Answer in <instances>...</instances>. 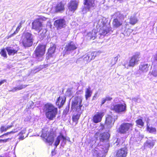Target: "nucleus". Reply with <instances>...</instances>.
Returning a JSON list of instances; mask_svg holds the SVG:
<instances>
[{"label": "nucleus", "instance_id": "obj_40", "mask_svg": "<svg viewBox=\"0 0 157 157\" xmlns=\"http://www.w3.org/2000/svg\"><path fill=\"white\" fill-rule=\"evenodd\" d=\"M122 65L125 68H128L129 67H130L128 61H124L122 62Z\"/></svg>", "mask_w": 157, "mask_h": 157}, {"label": "nucleus", "instance_id": "obj_14", "mask_svg": "<svg viewBox=\"0 0 157 157\" xmlns=\"http://www.w3.org/2000/svg\"><path fill=\"white\" fill-rule=\"evenodd\" d=\"M43 24L38 19L34 20L32 23V28L38 33L42 29Z\"/></svg>", "mask_w": 157, "mask_h": 157}, {"label": "nucleus", "instance_id": "obj_3", "mask_svg": "<svg viewBox=\"0 0 157 157\" xmlns=\"http://www.w3.org/2000/svg\"><path fill=\"white\" fill-rule=\"evenodd\" d=\"M101 147H103L101 146ZM109 145V144H106L104 148L98 147L92 150V153L94 157H105L106 153L108 151Z\"/></svg>", "mask_w": 157, "mask_h": 157}, {"label": "nucleus", "instance_id": "obj_9", "mask_svg": "<svg viewBox=\"0 0 157 157\" xmlns=\"http://www.w3.org/2000/svg\"><path fill=\"white\" fill-rule=\"evenodd\" d=\"M112 108L116 113H121L125 112L126 105L124 103L122 104L118 103L113 105V107H112Z\"/></svg>", "mask_w": 157, "mask_h": 157}, {"label": "nucleus", "instance_id": "obj_36", "mask_svg": "<svg viewBox=\"0 0 157 157\" xmlns=\"http://www.w3.org/2000/svg\"><path fill=\"white\" fill-rule=\"evenodd\" d=\"M22 21H21L19 23V25L17 27L16 31L14 32V33L11 34V36H13L14 35L16 34V33H17L19 31L20 29L21 28V25L22 24Z\"/></svg>", "mask_w": 157, "mask_h": 157}, {"label": "nucleus", "instance_id": "obj_25", "mask_svg": "<svg viewBox=\"0 0 157 157\" xmlns=\"http://www.w3.org/2000/svg\"><path fill=\"white\" fill-rule=\"evenodd\" d=\"M92 91L90 87L86 88L85 90V97L86 100L90 98L92 95Z\"/></svg>", "mask_w": 157, "mask_h": 157}, {"label": "nucleus", "instance_id": "obj_28", "mask_svg": "<svg viewBox=\"0 0 157 157\" xmlns=\"http://www.w3.org/2000/svg\"><path fill=\"white\" fill-rule=\"evenodd\" d=\"M122 25V22L117 18L113 20V25L114 28H118Z\"/></svg>", "mask_w": 157, "mask_h": 157}, {"label": "nucleus", "instance_id": "obj_10", "mask_svg": "<svg viewBox=\"0 0 157 157\" xmlns=\"http://www.w3.org/2000/svg\"><path fill=\"white\" fill-rule=\"evenodd\" d=\"M79 3V0H71L68 4L69 10L74 13L77 9Z\"/></svg>", "mask_w": 157, "mask_h": 157}, {"label": "nucleus", "instance_id": "obj_22", "mask_svg": "<svg viewBox=\"0 0 157 157\" xmlns=\"http://www.w3.org/2000/svg\"><path fill=\"white\" fill-rule=\"evenodd\" d=\"M139 61V58L136 55L133 56L131 58L129 62L130 67H133Z\"/></svg>", "mask_w": 157, "mask_h": 157}, {"label": "nucleus", "instance_id": "obj_1", "mask_svg": "<svg viewBox=\"0 0 157 157\" xmlns=\"http://www.w3.org/2000/svg\"><path fill=\"white\" fill-rule=\"evenodd\" d=\"M43 109L46 118L50 120H53L57 113V109L51 104H46L43 106Z\"/></svg>", "mask_w": 157, "mask_h": 157}, {"label": "nucleus", "instance_id": "obj_48", "mask_svg": "<svg viewBox=\"0 0 157 157\" xmlns=\"http://www.w3.org/2000/svg\"><path fill=\"white\" fill-rule=\"evenodd\" d=\"M92 31L88 33L87 34V36L90 37V39H91V36H92Z\"/></svg>", "mask_w": 157, "mask_h": 157}, {"label": "nucleus", "instance_id": "obj_17", "mask_svg": "<svg viewBox=\"0 0 157 157\" xmlns=\"http://www.w3.org/2000/svg\"><path fill=\"white\" fill-rule=\"evenodd\" d=\"M65 3L63 1H60L58 2L56 6L52 8V10L54 9L55 12H59L64 10Z\"/></svg>", "mask_w": 157, "mask_h": 157}, {"label": "nucleus", "instance_id": "obj_52", "mask_svg": "<svg viewBox=\"0 0 157 157\" xmlns=\"http://www.w3.org/2000/svg\"><path fill=\"white\" fill-rule=\"evenodd\" d=\"M14 124V121H13L11 123V125H8L7 127V128L8 129L12 128L13 127V124Z\"/></svg>", "mask_w": 157, "mask_h": 157}, {"label": "nucleus", "instance_id": "obj_32", "mask_svg": "<svg viewBox=\"0 0 157 157\" xmlns=\"http://www.w3.org/2000/svg\"><path fill=\"white\" fill-rule=\"evenodd\" d=\"M82 113H78L77 114H75L72 116L73 121L75 123V124H77L78 123V121L79 118L81 114Z\"/></svg>", "mask_w": 157, "mask_h": 157}, {"label": "nucleus", "instance_id": "obj_11", "mask_svg": "<svg viewBox=\"0 0 157 157\" xmlns=\"http://www.w3.org/2000/svg\"><path fill=\"white\" fill-rule=\"evenodd\" d=\"M77 44L73 41L68 42L66 45L64 51L66 54H69L71 52L76 49L78 47Z\"/></svg>", "mask_w": 157, "mask_h": 157}, {"label": "nucleus", "instance_id": "obj_55", "mask_svg": "<svg viewBox=\"0 0 157 157\" xmlns=\"http://www.w3.org/2000/svg\"><path fill=\"white\" fill-rule=\"evenodd\" d=\"M25 130H24L22 131L21 132V133L22 135H23V134L25 133Z\"/></svg>", "mask_w": 157, "mask_h": 157}, {"label": "nucleus", "instance_id": "obj_41", "mask_svg": "<svg viewBox=\"0 0 157 157\" xmlns=\"http://www.w3.org/2000/svg\"><path fill=\"white\" fill-rule=\"evenodd\" d=\"M69 110V106H67L63 112V114L65 116L67 114Z\"/></svg>", "mask_w": 157, "mask_h": 157}, {"label": "nucleus", "instance_id": "obj_6", "mask_svg": "<svg viewBox=\"0 0 157 157\" xmlns=\"http://www.w3.org/2000/svg\"><path fill=\"white\" fill-rule=\"evenodd\" d=\"M45 46L42 45H39L36 48L34 51V56L39 61H41L43 59V56L45 53Z\"/></svg>", "mask_w": 157, "mask_h": 157}, {"label": "nucleus", "instance_id": "obj_35", "mask_svg": "<svg viewBox=\"0 0 157 157\" xmlns=\"http://www.w3.org/2000/svg\"><path fill=\"white\" fill-rule=\"evenodd\" d=\"M136 122V124L140 127H142L144 126V123L142 119H139Z\"/></svg>", "mask_w": 157, "mask_h": 157}, {"label": "nucleus", "instance_id": "obj_44", "mask_svg": "<svg viewBox=\"0 0 157 157\" xmlns=\"http://www.w3.org/2000/svg\"><path fill=\"white\" fill-rule=\"evenodd\" d=\"M11 140V138H8L4 140H0V142L6 143L7 142H9Z\"/></svg>", "mask_w": 157, "mask_h": 157}, {"label": "nucleus", "instance_id": "obj_37", "mask_svg": "<svg viewBox=\"0 0 157 157\" xmlns=\"http://www.w3.org/2000/svg\"><path fill=\"white\" fill-rule=\"evenodd\" d=\"M19 129H18V130H17V129H15L14 130H13L12 131L8 132L7 133H5L3 135L0 136V137H2L3 136H6L9 134H10V133H13L16 132H18V130H19Z\"/></svg>", "mask_w": 157, "mask_h": 157}, {"label": "nucleus", "instance_id": "obj_13", "mask_svg": "<svg viewBox=\"0 0 157 157\" xmlns=\"http://www.w3.org/2000/svg\"><path fill=\"white\" fill-rule=\"evenodd\" d=\"M60 141H61L60 144L61 146H63L66 144V138L62 134H60L59 135L57 136L56 139L54 144L56 147L59 145Z\"/></svg>", "mask_w": 157, "mask_h": 157}, {"label": "nucleus", "instance_id": "obj_23", "mask_svg": "<svg viewBox=\"0 0 157 157\" xmlns=\"http://www.w3.org/2000/svg\"><path fill=\"white\" fill-rule=\"evenodd\" d=\"M150 65L147 64L141 63L140 66V70L143 72H147L148 70Z\"/></svg>", "mask_w": 157, "mask_h": 157}, {"label": "nucleus", "instance_id": "obj_54", "mask_svg": "<svg viewBox=\"0 0 157 157\" xmlns=\"http://www.w3.org/2000/svg\"><path fill=\"white\" fill-rule=\"evenodd\" d=\"M6 80H3L0 82V86H1L2 84L4 82H6Z\"/></svg>", "mask_w": 157, "mask_h": 157}, {"label": "nucleus", "instance_id": "obj_31", "mask_svg": "<svg viewBox=\"0 0 157 157\" xmlns=\"http://www.w3.org/2000/svg\"><path fill=\"white\" fill-rule=\"evenodd\" d=\"M26 86V85H19L17 86V87L14 88L12 90H11L10 91L13 92H16L25 88Z\"/></svg>", "mask_w": 157, "mask_h": 157}, {"label": "nucleus", "instance_id": "obj_46", "mask_svg": "<svg viewBox=\"0 0 157 157\" xmlns=\"http://www.w3.org/2000/svg\"><path fill=\"white\" fill-rule=\"evenodd\" d=\"M47 32V30H44L43 31L42 33L41 34V37H42L43 39L44 37H45L46 36L45 34Z\"/></svg>", "mask_w": 157, "mask_h": 157}, {"label": "nucleus", "instance_id": "obj_50", "mask_svg": "<svg viewBox=\"0 0 157 157\" xmlns=\"http://www.w3.org/2000/svg\"><path fill=\"white\" fill-rule=\"evenodd\" d=\"M39 19L41 20L44 21L46 20L47 18L43 16H40Z\"/></svg>", "mask_w": 157, "mask_h": 157}, {"label": "nucleus", "instance_id": "obj_49", "mask_svg": "<svg viewBox=\"0 0 157 157\" xmlns=\"http://www.w3.org/2000/svg\"><path fill=\"white\" fill-rule=\"evenodd\" d=\"M106 101H110L111 100L113 99L112 98L109 96H107L105 98Z\"/></svg>", "mask_w": 157, "mask_h": 157}, {"label": "nucleus", "instance_id": "obj_15", "mask_svg": "<svg viewBox=\"0 0 157 157\" xmlns=\"http://www.w3.org/2000/svg\"><path fill=\"white\" fill-rule=\"evenodd\" d=\"M115 121L114 116L108 115L106 117L105 127L110 129L113 126Z\"/></svg>", "mask_w": 157, "mask_h": 157}, {"label": "nucleus", "instance_id": "obj_30", "mask_svg": "<svg viewBox=\"0 0 157 157\" xmlns=\"http://www.w3.org/2000/svg\"><path fill=\"white\" fill-rule=\"evenodd\" d=\"M106 19L105 18L103 17L100 19L98 22V24L99 27H103L106 25Z\"/></svg>", "mask_w": 157, "mask_h": 157}, {"label": "nucleus", "instance_id": "obj_39", "mask_svg": "<svg viewBox=\"0 0 157 157\" xmlns=\"http://www.w3.org/2000/svg\"><path fill=\"white\" fill-rule=\"evenodd\" d=\"M119 57H120V56L118 55L117 56L112 59L111 63L113 65L115 64L117 62Z\"/></svg>", "mask_w": 157, "mask_h": 157}, {"label": "nucleus", "instance_id": "obj_43", "mask_svg": "<svg viewBox=\"0 0 157 157\" xmlns=\"http://www.w3.org/2000/svg\"><path fill=\"white\" fill-rule=\"evenodd\" d=\"M151 74L154 77H156L157 76V70H154L152 71Z\"/></svg>", "mask_w": 157, "mask_h": 157}, {"label": "nucleus", "instance_id": "obj_27", "mask_svg": "<svg viewBox=\"0 0 157 157\" xmlns=\"http://www.w3.org/2000/svg\"><path fill=\"white\" fill-rule=\"evenodd\" d=\"M56 47L55 46L50 47L48 50V59L50 60H52V55L55 52Z\"/></svg>", "mask_w": 157, "mask_h": 157}, {"label": "nucleus", "instance_id": "obj_33", "mask_svg": "<svg viewBox=\"0 0 157 157\" xmlns=\"http://www.w3.org/2000/svg\"><path fill=\"white\" fill-rule=\"evenodd\" d=\"M147 130L149 132L155 134L156 133V130L155 128L150 126L147 125Z\"/></svg>", "mask_w": 157, "mask_h": 157}, {"label": "nucleus", "instance_id": "obj_20", "mask_svg": "<svg viewBox=\"0 0 157 157\" xmlns=\"http://www.w3.org/2000/svg\"><path fill=\"white\" fill-rule=\"evenodd\" d=\"M127 154V150L125 148H123L118 150L116 155V157H126Z\"/></svg>", "mask_w": 157, "mask_h": 157}, {"label": "nucleus", "instance_id": "obj_4", "mask_svg": "<svg viewBox=\"0 0 157 157\" xmlns=\"http://www.w3.org/2000/svg\"><path fill=\"white\" fill-rule=\"evenodd\" d=\"M33 36L31 33L26 32L23 34L22 38V42L24 47L31 46L33 44Z\"/></svg>", "mask_w": 157, "mask_h": 157}, {"label": "nucleus", "instance_id": "obj_18", "mask_svg": "<svg viewBox=\"0 0 157 157\" xmlns=\"http://www.w3.org/2000/svg\"><path fill=\"white\" fill-rule=\"evenodd\" d=\"M111 30V28L109 25L107 26L101 27L99 31V34L101 36H105L109 33Z\"/></svg>", "mask_w": 157, "mask_h": 157}, {"label": "nucleus", "instance_id": "obj_45", "mask_svg": "<svg viewBox=\"0 0 157 157\" xmlns=\"http://www.w3.org/2000/svg\"><path fill=\"white\" fill-rule=\"evenodd\" d=\"M7 129L8 128H7V127H5L4 126H2L0 128V130L2 132L6 131Z\"/></svg>", "mask_w": 157, "mask_h": 157}, {"label": "nucleus", "instance_id": "obj_21", "mask_svg": "<svg viewBox=\"0 0 157 157\" xmlns=\"http://www.w3.org/2000/svg\"><path fill=\"white\" fill-rule=\"evenodd\" d=\"M65 101L66 98L64 96L59 97L56 102V105L60 108L64 105Z\"/></svg>", "mask_w": 157, "mask_h": 157}, {"label": "nucleus", "instance_id": "obj_56", "mask_svg": "<svg viewBox=\"0 0 157 157\" xmlns=\"http://www.w3.org/2000/svg\"><path fill=\"white\" fill-rule=\"evenodd\" d=\"M138 99H136V98H135V99H134V101H137V102H138Z\"/></svg>", "mask_w": 157, "mask_h": 157}, {"label": "nucleus", "instance_id": "obj_5", "mask_svg": "<svg viewBox=\"0 0 157 157\" xmlns=\"http://www.w3.org/2000/svg\"><path fill=\"white\" fill-rule=\"evenodd\" d=\"M94 1L95 0H84V6L82 11L83 13H86L95 8L96 6Z\"/></svg>", "mask_w": 157, "mask_h": 157}, {"label": "nucleus", "instance_id": "obj_8", "mask_svg": "<svg viewBox=\"0 0 157 157\" xmlns=\"http://www.w3.org/2000/svg\"><path fill=\"white\" fill-rule=\"evenodd\" d=\"M132 124L130 123H123L120 125L118 129V132L121 134H126L130 130H132Z\"/></svg>", "mask_w": 157, "mask_h": 157}, {"label": "nucleus", "instance_id": "obj_53", "mask_svg": "<svg viewBox=\"0 0 157 157\" xmlns=\"http://www.w3.org/2000/svg\"><path fill=\"white\" fill-rule=\"evenodd\" d=\"M25 138L24 136L21 134V136H20L19 139L20 140H23Z\"/></svg>", "mask_w": 157, "mask_h": 157}, {"label": "nucleus", "instance_id": "obj_2", "mask_svg": "<svg viewBox=\"0 0 157 157\" xmlns=\"http://www.w3.org/2000/svg\"><path fill=\"white\" fill-rule=\"evenodd\" d=\"M82 98L81 96H77L72 99L71 107V110L73 111L82 113L84 109V107L82 104Z\"/></svg>", "mask_w": 157, "mask_h": 157}, {"label": "nucleus", "instance_id": "obj_38", "mask_svg": "<svg viewBox=\"0 0 157 157\" xmlns=\"http://www.w3.org/2000/svg\"><path fill=\"white\" fill-rule=\"evenodd\" d=\"M92 35L91 36V39H94L97 37V34L98 33V31L95 29H94L92 31Z\"/></svg>", "mask_w": 157, "mask_h": 157}, {"label": "nucleus", "instance_id": "obj_34", "mask_svg": "<svg viewBox=\"0 0 157 157\" xmlns=\"http://www.w3.org/2000/svg\"><path fill=\"white\" fill-rule=\"evenodd\" d=\"M137 18L135 16H131L130 18L129 23L132 25L136 24L137 22Z\"/></svg>", "mask_w": 157, "mask_h": 157}, {"label": "nucleus", "instance_id": "obj_42", "mask_svg": "<svg viewBox=\"0 0 157 157\" xmlns=\"http://www.w3.org/2000/svg\"><path fill=\"white\" fill-rule=\"evenodd\" d=\"M0 54H1L2 56H3L4 57H6L7 55L6 53V52L5 50H2L0 52Z\"/></svg>", "mask_w": 157, "mask_h": 157}, {"label": "nucleus", "instance_id": "obj_47", "mask_svg": "<svg viewBox=\"0 0 157 157\" xmlns=\"http://www.w3.org/2000/svg\"><path fill=\"white\" fill-rule=\"evenodd\" d=\"M114 15L115 16H116L117 18H120L121 15L120 12H117L115 13Z\"/></svg>", "mask_w": 157, "mask_h": 157}, {"label": "nucleus", "instance_id": "obj_16", "mask_svg": "<svg viewBox=\"0 0 157 157\" xmlns=\"http://www.w3.org/2000/svg\"><path fill=\"white\" fill-rule=\"evenodd\" d=\"M54 25L57 29H60L65 26V21L63 19H58L55 21Z\"/></svg>", "mask_w": 157, "mask_h": 157}, {"label": "nucleus", "instance_id": "obj_19", "mask_svg": "<svg viewBox=\"0 0 157 157\" xmlns=\"http://www.w3.org/2000/svg\"><path fill=\"white\" fill-rule=\"evenodd\" d=\"M104 114L103 112L98 113L94 115L92 119L93 122L95 123L100 122Z\"/></svg>", "mask_w": 157, "mask_h": 157}, {"label": "nucleus", "instance_id": "obj_29", "mask_svg": "<svg viewBox=\"0 0 157 157\" xmlns=\"http://www.w3.org/2000/svg\"><path fill=\"white\" fill-rule=\"evenodd\" d=\"M6 50L9 55H13L16 53L18 50L16 49H13L10 47H7Z\"/></svg>", "mask_w": 157, "mask_h": 157}, {"label": "nucleus", "instance_id": "obj_12", "mask_svg": "<svg viewBox=\"0 0 157 157\" xmlns=\"http://www.w3.org/2000/svg\"><path fill=\"white\" fill-rule=\"evenodd\" d=\"M98 54V52H94L88 53L84 55L83 58L85 63H88L90 62L92 60L95 58Z\"/></svg>", "mask_w": 157, "mask_h": 157}, {"label": "nucleus", "instance_id": "obj_26", "mask_svg": "<svg viewBox=\"0 0 157 157\" xmlns=\"http://www.w3.org/2000/svg\"><path fill=\"white\" fill-rule=\"evenodd\" d=\"M155 141L152 139L148 140L144 144V147L149 148H152L154 145Z\"/></svg>", "mask_w": 157, "mask_h": 157}, {"label": "nucleus", "instance_id": "obj_7", "mask_svg": "<svg viewBox=\"0 0 157 157\" xmlns=\"http://www.w3.org/2000/svg\"><path fill=\"white\" fill-rule=\"evenodd\" d=\"M47 129H43L41 136L44 138V141L46 143L52 145L54 141V137L53 135L48 132Z\"/></svg>", "mask_w": 157, "mask_h": 157}, {"label": "nucleus", "instance_id": "obj_24", "mask_svg": "<svg viewBox=\"0 0 157 157\" xmlns=\"http://www.w3.org/2000/svg\"><path fill=\"white\" fill-rule=\"evenodd\" d=\"M110 136V135L108 132H104L100 134V141L103 142L105 140H107Z\"/></svg>", "mask_w": 157, "mask_h": 157}, {"label": "nucleus", "instance_id": "obj_58", "mask_svg": "<svg viewBox=\"0 0 157 157\" xmlns=\"http://www.w3.org/2000/svg\"><path fill=\"white\" fill-rule=\"evenodd\" d=\"M78 60H77V61H76V63H77V62H78Z\"/></svg>", "mask_w": 157, "mask_h": 157}, {"label": "nucleus", "instance_id": "obj_57", "mask_svg": "<svg viewBox=\"0 0 157 157\" xmlns=\"http://www.w3.org/2000/svg\"><path fill=\"white\" fill-rule=\"evenodd\" d=\"M0 157H3V156H2L0 155Z\"/></svg>", "mask_w": 157, "mask_h": 157}, {"label": "nucleus", "instance_id": "obj_51", "mask_svg": "<svg viewBox=\"0 0 157 157\" xmlns=\"http://www.w3.org/2000/svg\"><path fill=\"white\" fill-rule=\"evenodd\" d=\"M106 101V99L105 98H103L102 99V101L101 102V105H102L103 104H104L105 102Z\"/></svg>", "mask_w": 157, "mask_h": 157}]
</instances>
